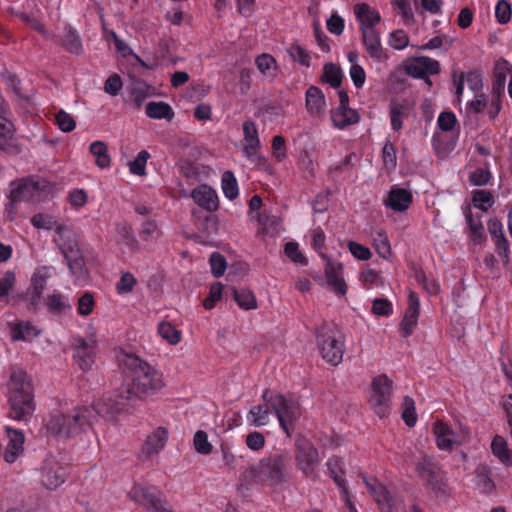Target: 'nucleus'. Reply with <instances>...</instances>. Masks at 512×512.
I'll use <instances>...</instances> for the list:
<instances>
[{
	"instance_id": "obj_1",
	"label": "nucleus",
	"mask_w": 512,
	"mask_h": 512,
	"mask_svg": "<svg viewBox=\"0 0 512 512\" xmlns=\"http://www.w3.org/2000/svg\"><path fill=\"white\" fill-rule=\"evenodd\" d=\"M289 466L290 457L287 454L264 457L257 465H251L241 473L237 490H247L253 483L281 484L286 479Z\"/></svg>"
},
{
	"instance_id": "obj_2",
	"label": "nucleus",
	"mask_w": 512,
	"mask_h": 512,
	"mask_svg": "<svg viewBox=\"0 0 512 512\" xmlns=\"http://www.w3.org/2000/svg\"><path fill=\"white\" fill-rule=\"evenodd\" d=\"M120 365L132 373L131 384L123 387L131 388L133 401L155 394L163 386L162 375L147 362L134 354H123L120 357Z\"/></svg>"
},
{
	"instance_id": "obj_3",
	"label": "nucleus",
	"mask_w": 512,
	"mask_h": 512,
	"mask_svg": "<svg viewBox=\"0 0 512 512\" xmlns=\"http://www.w3.org/2000/svg\"><path fill=\"white\" fill-rule=\"evenodd\" d=\"M7 387L10 405L9 416L18 421H26L35 410L31 377L22 369H13Z\"/></svg>"
},
{
	"instance_id": "obj_4",
	"label": "nucleus",
	"mask_w": 512,
	"mask_h": 512,
	"mask_svg": "<svg viewBox=\"0 0 512 512\" xmlns=\"http://www.w3.org/2000/svg\"><path fill=\"white\" fill-rule=\"evenodd\" d=\"M91 419L92 410L89 407H75L67 413L51 415L46 430L54 437L70 438L84 432L90 426Z\"/></svg>"
},
{
	"instance_id": "obj_5",
	"label": "nucleus",
	"mask_w": 512,
	"mask_h": 512,
	"mask_svg": "<svg viewBox=\"0 0 512 512\" xmlns=\"http://www.w3.org/2000/svg\"><path fill=\"white\" fill-rule=\"evenodd\" d=\"M262 399L270 404L281 428L288 436H291L295 428V422L301 416L299 403L291 397L287 398L283 394L274 393L268 389L264 390Z\"/></svg>"
},
{
	"instance_id": "obj_6",
	"label": "nucleus",
	"mask_w": 512,
	"mask_h": 512,
	"mask_svg": "<svg viewBox=\"0 0 512 512\" xmlns=\"http://www.w3.org/2000/svg\"><path fill=\"white\" fill-rule=\"evenodd\" d=\"M416 472L423 486L436 497L446 496L449 491L445 472L433 456L424 455L416 463Z\"/></svg>"
},
{
	"instance_id": "obj_7",
	"label": "nucleus",
	"mask_w": 512,
	"mask_h": 512,
	"mask_svg": "<svg viewBox=\"0 0 512 512\" xmlns=\"http://www.w3.org/2000/svg\"><path fill=\"white\" fill-rule=\"evenodd\" d=\"M312 246L320 253L322 259L326 261L324 272L327 285L337 295H345L347 292V285L343 278V265L340 262L332 260L327 254L321 252L325 246V233L320 227L313 231Z\"/></svg>"
},
{
	"instance_id": "obj_8",
	"label": "nucleus",
	"mask_w": 512,
	"mask_h": 512,
	"mask_svg": "<svg viewBox=\"0 0 512 512\" xmlns=\"http://www.w3.org/2000/svg\"><path fill=\"white\" fill-rule=\"evenodd\" d=\"M133 393L134 391L131 388L122 386L118 389L115 397L106 396L94 402L92 407H89L92 410V418L98 415L113 419L115 415L125 410L133 401Z\"/></svg>"
},
{
	"instance_id": "obj_9",
	"label": "nucleus",
	"mask_w": 512,
	"mask_h": 512,
	"mask_svg": "<svg viewBox=\"0 0 512 512\" xmlns=\"http://www.w3.org/2000/svg\"><path fill=\"white\" fill-rule=\"evenodd\" d=\"M49 277V267H40L33 273L27 290L24 293L12 296V300L25 302L28 311L36 312L40 308L42 294Z\"/></svg>"
},
{
	"instance_id": "obj_10",
	"label": "nucleus",
	"mask_w": 512,
	"mask_h": 512,
	"mask_svg": "<svg viewBox=\"0 0 512 512\" xmlns=\"http://www.w3.org/2000/svg\"><path fill=\"white\" fill-rule=\"evenodd\" d=\"M392 385V380L385 374L373 378L369 403L380 418H384L390 413Z\"/></svg>"
},
{
	"instance_id": "obj_11",
	"label": "nucleus",
	"mask_w": 512,
	"mask_h": 512,
	"mask_svg": "<svg viewBox=\"0 0 512 512\" xmlns=\"http://www.w3.org/2000/svg\"><path fill=\"white\" fill-rule=\"evenodd\" d=\"M129 498L152 512H172V507L161 491L150 490L134 485L128 493Z\"/></svg>"
},
{
	"instance_id": "obj_12",
	"label": "nucleus",
	"mask_w": 512,
	"mask_h": 512,
	"mask_svg": "<svg viewBox=\"0 0 512 512\" xmlns=\"http://www.w3.org/2000/svg\"><path fill=\"white\" fill-rule=\"evenodd\" d=\"M129 498L152 512H172V507L161 491L150 490L134 485L128 493Z\"/></svg>"
},
{
	"instance_id": "obj_13",
	"label": "nucleus",
	"mask_w": 512,
	"mask_h": 512,
	"mask_svg": "<svg viewBox=\"0 0 512 512\" xmlns=\"http://www.w3.org/2000/svg\"><path fill=\"white\" fill-rule=\"evenodd\" d=\"M317 343L323 359L331 365H338L344 354V338L334 331L320 332L317 334Z\"/></svg>"
},
{
	"instance_id": "obj_14",
	"label": "nucleus",
	"mask_w": 512,
	"mask_h": 512,
	"mask_svg": "<svg viewBox=\"0 0 512 512\" xmlns=\"http://www.w3.org/2000/svg\"><path fill=\"white\" fill-rule=\"evenodd\" d=\"M73 358L82 371H88L95 363L97 339L94 335L86 338L77 336L72 342Z\"/></svg>"
},
{
	"instance_id": "obj_15",
	"label": "nucleus",
	"mask_w": 512,
	"mask_h": 512,
	"mask_svg": "<svg viewBox=\"0 0 512 512\" xmlns=\"http://www.w3.org/2000/svg\"><path fill=\"white\" fill-rule=\"evenodd\" d=\"M295 462L305 477H314L315 468L320 462L316 447L307 439H299L296 443Z\"/></svg>"
},
{
	"instance_id": "obj_16",
	"label": "nucleus",
	"mask_w": 512,
	"mask_h": 512,
	"mask_svg": "<svg viewBox=\"0 0 512 512\" xmlns=\"http://www.w3.org/2000/svg\"><path fill=\"white\" fill-rule=\"evenodd\" d=\"M50 182L40 177H28L22 179L15 188L10 191L13 201H29L38 198L41 193L50 191Z\"/></svg>"
},
{
	"instance_id": "obj_17",
	"label": "nucleus",
	"mask_w": 512,
	"mask_h": 512,
	"mask_svg": "<svg viewBox=\"0 0 512 512\" xmlns=\"http://www.w3.org/2000/svg\"><path fill=\"white\" fill-rule=\"evenodd\" d=\"M420 314V301L417 294L409 292L408 307L400 323V332L404 338L409 337L417 326Z\"/></svg>"
},
{
	"instance_id": "obj_18",
	"label": "nucleus",
	"mask_w": 512,
	"mask_h": 512,
	"mask_svg": "<svg viewBox=\"0 0 512 512\" xmlns=\"http://www.w3.org/2000/svg\"><path fill=\"white\" fill-rule=\"evenodd\" d=\"M408 75L414 78H425L429 75H435L440 72V64L427 56L415 57L413 61L405 68Z\"/></svg>"
},
{
	"instance_id": "obj_19",
	"label": "nucleus",
	"mask_w": 512,
	"mask_h": 512,
	"mask_svg": "<svg viewBox=\"0 0 512 512\" xmlns=\"http://www.w3.org/2000/svg\"><path fill=\"white\" fill-rule=\"evenodd\" d=\"M194 202L203 210L214 212L219 207V199L216 191L207 184H201L191 192Z\"/></svg>"
},
{
	"instance_id": "obj_20",
	"label": "nucleus",
	"mask_w": 512,
	"mask_h": 512,
	"mask_svg": "<svg viewBox=\"0 0 512 512\" xmlns=\"http://www.w3.org/2000/svg\"><path fill=\"white\" fill-rule=\"evenodd\" d=\"M48 39L62 46L67 52L75 55H80L83 51V45L81 37L77 30L70 24H66L64 27L63 36L58 38L55 34H52Z\"/></svg>"
},
{
	"instance_id": "obj_21",
	"label": "nucleus",
	"mask_w": 512,
	"mask_h": 512,
	"mask_svg": "<svg viewBox=\"0 0 512 512\" xmlns=\"http://www.w3.org/2000/svg\"><path fill=\"white\" fill-rule=\"evenodd\" d=\"M55 231L58 234L55 242L64 256L80 251L77 234L71 228L59 224Z\"/></svg>"
},
{
	"instance_id": "obj_22",
	"label": "nucleus",
	"mask_w": 512,
	"mask_h": 512,
	"mask_svg": "<svg viewBox=\"0 0 512 512\" xmlns=\"http://www.w3.org/2000/svg\"><path fill=\"white\" fill-rule=\"evenodd\" d=\"M192 216L194 218L195 226L204 237L209 238L217 234L219 221L213 212L193 210Z\"/></svg>"
},
{
	"instance_id": "obj_23",
	"label": "nucleus",
	"mask_w": 512,
	"mask_h": 512,
	"mask_svg": "<svg viewBox=\"0 0 512 512\" xmlns=\"http://www.w3.org/2000/svg\"><path fill=\"white\" fill-rule=\"evenodd\" d=\"M413 201V196L410 191L405 188L392 187L388 193L387 198L384 200V205L394 212L406 211Z\"/></svg>"
},
{
	"instance_id": "obj_24",
	"label": "nucleus",
	"mask_w": 512,
	"mask_h": 512,
	"mask_svg": "<svg viewBox=\"0 0 512 512\" xmlns=\"http://www.w3.org/2000/svg\"><path fill=\"white\" fill-rule=\"evenodd\" d=\"M8 444L4 452V460L7 463H14L24 451L25 437L22 431L6 427Z\"/></svg>"
},
{
	"instance_id": "obj_25",
	"label": "nucleus",
	"mask_w": 512,
	"mask_h": 512,
	"mask_svg": "<svg viewBox=\"0 0 512 512\" xmlns=\"http://www.w3.org/2000/svg\"><path fill=\"white\" fill-rule=\"evenodd\" d=\"M361 33L363 44L366 48L368 55L376 61L385 60L387 58V55L383 50L379 31H377L376 29H363V32Z\"/></svg>"
},
{
	"instance_id": "obj_26",
	"label": "nucleus",
	"mask_w": 512,
	"mask_h": 512,
	"mask_svg": "<svg viewBox=\"0 0 512 512\" xmlns=\"http://www.w3.org/2000/svg\"><path fill=\"white\" fill-rule=\"evenodd\" d=\"M354 13L360 23V31L375 29L381 21L380 13L366 3H359L354 6Z\"/></svg>"
},
{
	"instance_id": "obj_27",
	"label": "nucleus",
	"mask_w": 512,
	"mask_h": 512,
	"mask_svg": "<svg viewBox=\"0 0 512 512\" xmlns=\"http://www.w3.org/2000/svg\"><path fill=\"white\" fill-rule=\"evenodd\" d=\"M68 474L66 467H63L56 462H51L43 473L42 482L48 489L53 490L65 482Z\"/></svg>"
},
{
	"instance_id": "obj_28",
	"label": "nucleus",
	"mask_w": 512,
	"mask_h": 512,
	"mask_svg": "<svg viewBox=\"0 0 512 512\" xmlns=\"http://www.w3.org/2000/svg\"><path fill=\"white\" fill-rule=\"evenodd\" d=\"M14 125L6 117H0V149L9 153H18L19 147L14 137Z\"/></svg>"
},
{
	"instance_id": "obj_29",
	"label": "nucleus",
	"mask_w": 512,
	"mask_h": 512,
	"mask_svg": "<svg viewBox=\"0 0 512 512\" xmlns=\"http://www.w3.org/2000/svg\"><path fill=\"white\" fill-rule=\"evenodd\" d=\"M433 433L436 444L441 450H451L458 442L454 439V431L443 421H437L433 425Z\"/></svg>"
},
{
	"instance_id": "obj_30",
	"label": "nucleus",
	"mask_w": 512,
	"mask_h": 512,
	"mask_svg": "<svg viewBox=\"0 0 512 512\" xmlns=\"http://www.w3.org/2000/svg\"><path fill=\"white\" fill-rule=\"evenodd\" d=\"M243 134L245 140L243 151L248 157H251L255 155L258 149L260 148L258 130L255 123L252 121L244 122Z\"/></svg>"
},
{
	"instance_id": "obj_31",
	"label": "nucleus",
	"mask_w": 512,
	"mask_h": 512,
	"mask_svg": "<svg viewBox=\"0 0 512 512\" xmlns=\"http://www.w3.org/2000/svg\"><path fill=\"white\" fill-rule=\"evenodd\" d=\"M331 119L335 127L343 129L349 125L356 124L360 121V115L357 110L345 107L344 110L336 108L331 111Z\"/></svg>"
},
{
	"instance_id": "obj_32",
	"label": "nucleus",
	"mask_w": 512,
	"mask_h": 512,
	"mask_svg": "<svg viewBox=\"0 0 512 512\" xmlns=\"http://www.w3.org/2000/svg\"><path fill=\"white\" fill-rule=\"evenodd\" d=\"M168 439V431L164 427H158L151 435L146 439L143 445V452L147 455H153L158 453L165 446Z\"/></svg>"
},
{
	"instance_id": "obj_33",
	"label": "nucleus",
	"mask_w": 512,
	"mask_h": 512,
	"mask_svg": "<svg viewBox=\"0 0 512 512\" xmlns=\"http://www.w3.org/2000/svg\"><path fill=\"white\" fill-rule=\"evenodd\" d=\"M325 97L322 90L311 86L306 91V108L311 114L318 115L325 110Z\"/></svg>"
},
{
	"instance_id": "obj_34",
	"label": "nucleus",
	"mask_w": 512,
	"mask_h": 512,
	"mask_svg": "<svg viewBox=\"0 0 512 512\" xmlns=\"http://www.w3.org/2000/svg\"><path fill=\"white\" fill-rule=\"evenodd\" d=\"M491 450L501 463L508 467L512 466V451L508 448V444L502 436H494L491 442Z\"/></svg>"
},
{
	"instance_id": "obj_35",
	"label": "nucleus",
	"mask_w": 512,
	"mask_h": 512,
	"mask_svg": "<svg viewBox=\"0 0 512 512\" xmlns=\"http://www.w3.org/2000/svg\"><path fill=\"white\" fill-rule=\"evenodd\" d=\"M146 115L152 119H166L170 121L174 117V111L164 101H152L146 105Z\"/></svg>"
},
{
	"instance_id": "obj_36",
	"label": "nucleus",
	"mask_w": 512,
	"mask_h": 512,
	"mask_svg": "<svg viewBox=\"0 0 512 512\" xmlns=\"http://www.w3.org/2000/svg\"><path fill=\"white\" fill-rule=\"evenodd\" d=\"M466 220L470 231V237L474 244L480 245L486 240L484 227L480 215L466 214Z\"/></svg>"
},
{
	"instance_id": "obj_37",
	"label": "nucleus",
	"mask_w": 512,
	"mask_h": 512,
	"mask_svg": "<svg viewBox=\"0 0 512 512\" xmlns=\"http://www.w3.org/2000/svg\"><path fill=\"white\" fill-rule=\"evenodd\" d=\"M326 465L328 467L331 478L334 480L337 486L341 488L342 492L347 496L348 491L345 485V480L340 475L344 474L343 460L340 457L333 456L328 459Z\"/></svg>"
},
{
	"instance_id": "obj_38",
	"label": "nucleus",
	"mask_w": 512,
	"mask_h": 512,
	"mask_svg": "<svg viewBox=\"0 0 512 512\" xmlns=\"http://www.w3.org/2000/svg\"><path fill=\"white\" fill-rule=\"evenodd\" d=\"M70 272L77 279H84L88 275V271L85 268V260L83 254L80 251L64 256Z\"/></svg>"
},
{
	"instance_id": "obj_39",
	"label": "nucleus",
	"mask_w": 512,
	"mask_h": 512,
	"mask_svg": "<svg viewBox=\"0 0 512 512\" xmlns=\"http://www.w3.org/2000/svg\"><path fill=\"white\" fill-rule=\"evenodd\" d=\"M264 403V405H256L250 409L247 419L251 425L260 427L268 423V417L272 409L269 403Z\"/></svg>"
},
{
	"instance_id": "obj_40",
	"label": "nucleus",
	"mask_w": 512,
	"mask_h": 512,
	"mask_svg": "<svg viewBox=\"0 0 512 512\" xmlns=\"http://www.w3.org/2000/svg\"><path fill=\"white\" fill-rule=\"evenodd\" d=\"M90 153L95 157V163L99 168H108L111 158L108 154V147L103 141H95L90 144Z\"/></svg>"
},
{
	"instance_id": "obj_41",
	"label": "nucleus",
	"mask_w": 512,
	"mask_h": 512,
	"mask_svg": "<svg viewBox=\"0 0 512 512\" xmlns=\"http://www.w3.org/2000/svg\"><path fill=\"white\" fill-rule=\"evenodd\" d=\"M45 305L47 306L48 311L55 315H60L71 310V305L60 293L48 295L45 299Z\"/></svg>"
},
{
	"instance_id": "obj_42",
	"label": "nucleus",
	"mask_w": 512,
	"mask_h": 512,
	"mask_svg": "<svg viewBox=\"0 0 512 512\" xmlns=\"http://www.w3.org/2000/svg\"><path fill=\"white\" fill-rule=\"evenodd\" d=\"M233 299L243 310H252L257 308L255 295L250 290L231 288Z\"/></svg>"
},
{
	"instance_id": "obj_43",
	"label": "nucleus",
	"mask_w": 512,
	"mask_h": 512,
	"mask_svg": "<svg viewBox=\"0 0 512 512\" xmlns=\"http://www.w3.org/2000/svg\"><path fill=\"white\" fill-rule=\"evenodd\" d=\"M221 186L225 197H227L229 200H234L238 197V183L232 171L227 170L222 174Z\"/></svg>"
},
{
	"instance_id": "obj_44",
	"label": "nucleus",
	"mask_w": 512,
	"mask_h": 512,
	"mask_svg": "<svg viewBox=\"0 0 512 512\" xmlns=\"http://www.w3.org/2000/svg\"><path fill=\"white\" fill-rule=\"evenodd\" d=\"M321 79L323 82L330 84L331 87L338 88L342 83V71L336 64L326 63Z\"/></svg>"
},
{
	"instance_id": "obj_45",
	"label": "nucleus",
	"mask_w": 512,
	"mask_h": 512,
	"mask_svg": "<svg viewBox=\"0 0 512 512\" xmlns=\"http://www.w3.org/2000/svg\"><path fill=\"white\" fill-rule=\"evenodd\" d=\"M476 484L485 493L495 489L494 481L491 478V471L486 466H480L476 470Z\"/></svg>"
},
{
	"instance_id": "obj_46",
	"label": "nucleus",
	"mask_w": 512,
	"mask_h": 512,
	"mask_svg": "<svg viewBox=\"0 0 512 512\" xmlns=\"http://www.w3.org/2000/svg\"><path fill=\"white\" fill-rule=\"evenodd\" d=\"M15 15L22 22L28 25L32 30L37 31L45 38H49L52 36V34L46 30L45 25L35 15L25 12H17Z\"/></svg>"
},
{
	"instance_id": "obj_47",
	"label": "nucleus",
	"mask_w": 512,
	"mask_h": 512,
	"mask_svg": "<svg viewBox=\"0 0 512 512\" xmlns=\"http://www.w3.org/2000/svg\"><path fill=\"white\" fill-rule=\"evenodd\" d=\"M494 197L490 191L475 190L473 192L472 204L475 208L486 212L494 204Z\"/></svg>"
},
{
	"instance_id": "obj_48",
	"label": "nucleus",
	"mask_w": 512,
	"mask_h": 512,
	"mask_svg": "<svg viewBox=\"0 0 512 512\" xmlns=\"http://www.w3.org/2000/svg\"><path fill=\"white\" fill-rule=\"evenodd\" d=\"M39 332L30 323H18L12 327V339L14 341L28 340V338L38 336Z\"/></svg>"
},
{
	"instance_id": "obj_49",
	"label": "nucleus",
	"mask_w": 512,
	"mask_h": 512,
	"mask_svg": "<svg viewBox=\"0 0 512 512\" xmlns=\"http://www.w3.org/2000/svg\"><path fill=\"white\" fill-rule=\"evenodd\" d=\"M373 246L380 257L383 259L390 258L391 246L384 230L377 232L376 236L373 238Z\"/></svg>"
},
{
	"instance_id": "obj_50",
	"label": "nucleus",
	"mask_w": 512,
	"mask_h": 512,
	"mask_svg": "<svg viewBox=\"0 0 512 512\" xmlns=\"http://www.w3.org/2000/svg\"><path fill=\"white\" fill-rule=\"evenodd\" d=\"M159 335L169 344L176 345L180 342L181 334L173 325L168 322H161L158 325Z\"/></svg>"
},
{
	"instance_id": "obj_51",
	"label": "nucleus",
	"mask_w": 512,
	"mask_h": 512,
	"mask_svg": "<svg viewBox=\"0 0 512 512\" xmlns=\"http://www.w3.org/2000/svg\"><path fill=\"white\" fill-rule=\"evenodd\" d=\"M195 450L203 455H208L212 452V444L208 440V435L203 430H198L193 438Z\"/></svg>"
},
{
	"instance_id": "obj_52",
	"label": "nucleus",
	"mask_w": 512,
	"mask_h": 512,
	"mask_svg": "<svg viewBox=\"0 0 512 512\" xmlns=\"http://www.w3.org/2000/svg\"><path fill=\"white\" fill-rule=\"evenodd\" d=\"M289 55L294 61L299 62L302 66H310V55L308 51L297 43H292L287 49Z\"/></svg>"
},
{
	"instance_id": "obj_53",
	"label": "nucleus",
	"mask_w": 512,
	"mask_h": 512,
	"mask_svg": "<svg viewBox=\"0 0 512 512\" xmlns=\"http://www.w3.org/2000/svg\"><path fill=\"white\" fill-rule=\"evenodd\" d=\"M382 160L387 170H394L397 165L396 149L393 143L386 141L382 148Z\"/></svg>"
},
{
	"instance_id": "obj_54",
	"label": "nucleus",
	"mask_w": 512,
	"mask_h": 512,
	"mask_svg": "<svg viewBox=\"0 0 512 512\" xmlns=\"http://www.w3.org/2000/svg\"><path fill=\"white\" fill-rule=\"evenodd\" d=\"M390 120L393 130L399 131L402 128V116L404 114V107L399 102L392 100L390 103Z\"/></svg>"
},
{
	"instance_id": "obj_55",
	"label": "nucleus",
	"mask_w": 512,
	"mask_h": 512,
	"mask_svg": "<svg viewBox=\"0 0 512 512\" xmlns=\"http://www.w3.org/2000/svg\"><path fill=\"white\" fill-rule=\"evenodd\" d=\"M148 94L143 83H136L128 88V98L137 108L141 107Z\"/></svg>"
},
{
	"instance_id": "obj_56",
	"label": "nucleus",
	"mask_w": 512,
	"mask_h": 512,
	"mask_svg": "<svg viewBox=\"0 0 512 512\" xmlns=\"http://www.w3.org/2000/svg\"><path fill=\"white\" fill-rule=\"evenodd\" d=\"M150 155L146 150L140 151L136 158L129 163L130 172L134 175L142 176L145 174V167Z\"/></svg>"
},
{
	"instance_id": "obj_57",
	"label": "nucleus",
	"mask_w": 512,
	"mask_h": 512,
	"mask_svg": "<svg viewBox=\"0 0 512 512\" xmlns=\"http://www.w3.org/2000/svg\"><path fill=\"white\" fill-rule=\"evenodd\" d=\"M55 121L59 129L65 133L73 131L76 127V122L72 115H70L64 110H60L56 113Z\"/></svg>"
},
{
	"instance_id": "obj_58",
	"label": "nucleus",
	"mask_w": 512,
	"mask_h": 512,
	"mask_svg": "<svg viewBox=\"0 0 512 512\" xmlns=\"http://www.w3.org/2000/svg\"><path fill=\"white\" fill-rule=\"evenodd\" d=\"M209 263L211 272L215 277H220L225 273L227 262L222 254L218 252L212 253L209 258Z\"/></svg>"
},
{
	"instance_id": "obj_59",
	"label": "nucleus",
	"mask_w": 512,
	"mask_h": 512,
	"mask_svg": "<svg viewBox=\"0 0 512 512\" xmlns=\"http://www.w3.org/2000/svg\"><path fill=\"white\" fill-rule=\"evenodd\" d=\"M415 279L431 295H436L440 291L438 283L433 279H428L423 270L415 271Z\"/></svg>"
},
{
	"instance_id": "obj_60",
	"label": "nucleus",
	"mask_w": 512,
	"mask_h": 512,
	"mask_svg": "<svg viewBox=\"0 0 512 512\" xmlns=\"http://www.w3.org/2000/svg\"><path fill=\"white\" fill-rule=\"evenodd\" d=\"M512 8L506 0H499L495 8V16L500 24H506L511 19Z\"/></svg>"
},
{
	"instance_id": "obj_61",
	"label": "nucleus",
	"mask_w": 512,
	"mask_h": 512,
	"mask_svg": "<svg viewBox=\"0 0 512 512\" xmlns=\"http://www.w3.org/2000/svg\"><path fill=\"white\" fill-rule=\"evenodd\" d=\"M94 305L93 295L90 292H85L78 299L77 312L82 316H88L92 313Z\"/></svg>"
},
{
	"instance_id": "obj_62",
	"label": "nucleus",
	"mask_w": 512,
	"mask_h": 512,
	"mask_svg": "<svg viewBox=\"0 0 512 512\" xmlns=\"http://www.w3.org/2000/svg\"><path fill=\"white\" fill-rule=\"evenodd\" d=\"M285 254L294 262L302 265L307 264V258L300 252L296 242H287L284 248Z\"/></svg>"
},
{
	"instance_id": "obj_63",
	"label": "nucleus",
	"mask_w": 512,
	"mask_h": 512,
	"mask_svg": "<svg viewBox=\"0 0 512 512\" xmlns=\"http://www.w3.org/2000/svg\"><path fill=\"white\" fill-rule=\"evenodd\" d=\"M32 225L37 229L52 230L58 225L52 217L43 213H37L31 218Z\"/></svg>"
},
{
	"instance_id": "obj_64",
	"label": "nucleus",
	"mask_w": 512,
	"mask_h": 512,
	"mask_svg": "<svg viewBox=\"0 0 512 512\" xmlns=\"http://www.w3.org/2000/svg\"><path fill=\"white\" fill-rule=\"evenodd\" d=\"M246 446L252 451H259L265 446V437L261 432H250L246 436Z\"/></svg>"
}]
</instances>
